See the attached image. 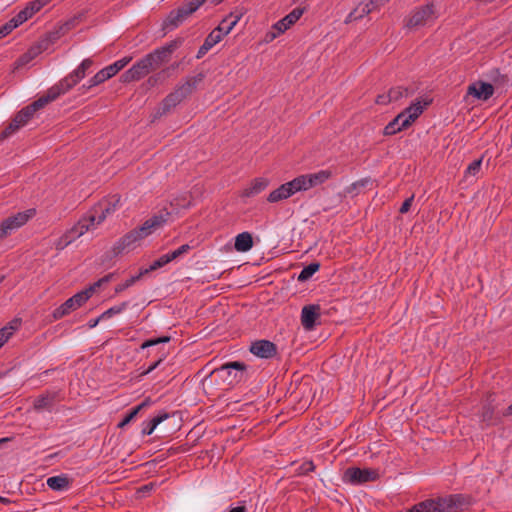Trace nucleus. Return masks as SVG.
<instances>
[{
	"mask_svg": "<svg viewBox=\"0 0 512 512\" xmlns=\"http://www.w3.org/2000/svg\"><path fill=\"white\" fill-rule=\"evenodd\" d=\"M57 99V93L47 90L45 95H42L31 104L25 106L18 111L12 118L11 122L0 132V140H4L23 127L30 121L35 112L44 108L47 104Z\"/></svg>",
	"mask_w": 512,
	"mask_h": 512,
	"instance_id": "1",
	"label": "nucleus"
},
{
	"mask_svg": "<svg viewBox=\"0 0 512 512\" xmlns=\"http://www.w3.org/2000/svg\"><path fill=\"white\" fill-rule=\"evenodd\" d=\"M204 78L205 74L203 72H200L193 77H187L183 84L177 85L175 89L162 100L156 116H162L170 112L184 99L191 95L193 91L196 90L197 85L201 83Z\"/></svg>",
	"mask_w": 512,
	"mask_h": 512,
	"instance_id": "2",
	"label": "nucleus"
},
{
	"mask_svg": "<svg viewBox=\"0 0 512 512\" xmlns=\"http://www.w3.org/2000/svg\"><path fill=\"white\" fill-rule=\"evenodd\" d=\"M247 365L241 361H232L223 364L221 367L214 369L204 380V382H212L216 378H220L226 382L228 387H233L247 378Z\"/></svg>",
	"mask_w": 512,
	"mask_h": 512,
	"instance_id": "3",
	"label": "nucleus"
},
{
	"mask_svg": "<svg viewBox=\"0 0 512 512\" xmlns=\"http://www.w3.org/2000/svg\"><path fill=\"white\" fill-rule=\"evenodd\" d=\"M434 499L435 512H461L472 505L473 498L466 494H450L438 496Z\"/></svg>",
	"mask_w": 512,
	"mask_h": 512,
	"instance_id": "4",
	"label": "nucleus"
},
{
	"mask_svg": "<svg viewBox=\"0 0 512 512\" xmlns=\"http://www.w3.org/2000/svg\"><path fill=\"white\" fill-rule=\"evenodd\" d=\"M93 65L91 58L84 59L81 64L69 75L61 79L57 84L50 87L49 91L57 93V98L76 86L86 75V71Z\"/></svg>",
	"mask_w": 512,
	"mask_h": 512,
	"instance_id": "5",
	"label": "nucleus"
},
{
	"mask_svg": "<svg viewBox=\"0 0 512 512\" xmlns=\"http://www.w3.org/2000/svg\"><path fill=\"white\" fill-rule=\"evenodd\" d=\"M184 43L183 37H177L162 47H159L152 52L146 54V58L151 62L154 70L162 64L170 61L172 54Z\"/></svg>",
	"mask_w": 512,
	"mask_h": 512,
	"instance_id": "6",
	"label": "nucleus"
},
{
	"mask_svg": "<svg viewBox=\"0 0 512 512\" xmlns=\"http://www.w3.org/2000/svg\"><path fill=\"white\" fill-rule=\"evenodd\" d=\"M380 478L379 470L374 468L348 467L342 476L345 483L360 485L367 482H374Z\"/></svg>",
	"mask_w": 512,
	"mask_h": 512,
	"instance_id": "7",
	"label": "nucleus"
},
{
	"mask_svg": "<svg viewBox=\"0 0 512 512\" xmlns=\"http://www.w3.org/2000/svg\"><path fill=\"white\" fill-rule=\"evenodd\" d=\"M36 214V209L31 208L9 216L0 223V240L11 234L12 231L25 225Z\"/></svg>",
	"mask_w": 512,
	"mask_h": 512,
	"instance_id": "8",
	"label": "nucleus"
},
{
	"mask_svg": "<svg viewBox=\"0 0 512 512\" xmlns=\"http://www.w3.org/2000/svg\"><path fill=\"white\" fill-rule=\"evenodd\" d=\"M194 12H196V9L189 0L183 2L179 7L169 12L162 24L163 29L171 31L177 28Z\"/></svg>",
	"mask_w": 512,
	"mask_h": 512,
	"instance_id": "9",
	"label": "nucleus"
},
{
	"mask_svg": "<svg viewBox=\"0 0 512 512\" xmlns=\"http://www.w3.org/2000/svg\"><path fill=\"white\" fill-rule=\"evenodd\" d=\"M153 67L151 66V62L146 56L142 57L138 60L131 68L126 70L120 76V81L122 83H130L133 81H139L140 79L147 76L151 71H153Z\"/></svg>",
	"mask_w": 512,
	"mask_h": 512,
	"instance_id": "10",
	"label": "nucleus"
},
{
	"mask_svg": "<svg viewBox=\"0 0 512 512\" xmlns=\"http://www.w3.org/2000/svg\"><path fill=\"white\" fill-rule=\"evenodd\" d=\"M120 199L121 197L119 195H112L100 200L91 208V210H89L91 213L96 215L97 224L102 223L108 215L116 210V207L120 203Z\"/></svg>",
	"mask_w": 512,
	"mask_h": 512,
	"instance_id": "11",
	"label": "nucleus"
},
{
	"mask_svg": "<svg viewBox=\"0 0 512 512\" xmlns=\"http://www.w3.org/2000/svg\"><path fill=\"white\" fill-rule=\"evenodd\" d=\"M305 11V8L296 7L294 8L289 14H287L285 17H283L281 20L276 22L273 25V29L277 30V33L269 32L266 35V38H269L270 40H273L278 35L284 33L286 30H288L293 24H295L300 17L303 15Z\"/></svg>",
	"mask_w": 512,
	"mask_h": 512,
	"instance_id": "12",
	"label": "nucleus"
},
{
	"mask_svg": "<svg viewBox=\"0 0 512 512\" xmlns=\"http://www.w3.org/2000/svg\"><path fill=\"white\" fill-rule=\"evenodd\" d=\"M249 352L261 359H272L278 354V348L272 341L260 339L251 342Z\"/></svg>",
	"mask_w": 512,
	"mask_h": 512,
	"instance_id": "13",
	"label": "nucleus"
},
{
	"mask_svg": "<svg viewBox=\"0 0 512 512\" xmlns=\"http://www.w3.org/2000/svg\"><path fill=\"white\" fill-rule=\"evenodd\" d=\"M95 224H97L96 215L88 211L78 220V222L72 228L67 230V232L73 240H76L77 238L85 234L87 231H89L91 227H94Z\"/></svg>",
	"mask_w": 512,
	"mask_h": 512,
	"instance_id": "14",
	"label": "nucleus"
},
{
	"mask_svg": "<svg viewBox=\"0 0 512 512\" xmlns=\"http://www.w3.org/2000/svg\"><path fill=\"white\" fill-rule=\"evenodd\" d=\"M64 399L61 391H46L39 395L33 402V408L36 411L49 410L56 402H60Z\"/></svg>",
	"mask_w": 512,
	"mask_h": 512,
	"instance_id": "15",
	"label": "nucleus"
},
{
	"mask_svg": "<svg viewBox=\"0 0 512 512\" xmlns=\"http://www.w3.org/2000/svg\"><path fill=\"white\" fill-rule=\"evenodd\" d=\"M434 14V5L426 4L417 8L410 18L408 19L406 26L408 28H414L425 25L426 21Z\"/></svg>",
	"mask_w": 512,
	"mask_h": 512,
	"instance_id": "16",
	"label": "nucleus"
},
{
	"mask_svg": "<svg viewBox=\"0 0 512 512\" xmlns=\"http://www.w3.org/2000/svg\"><path fill=\"white\" fill-rule=\"evenodd\" d=\"M494 94V86L491 83L478 81L470 84L467 88V95L479 100L487 101Z\"/></svg>",
	"mask_w": 512,
	"mask_h": 512,
	"instance_id": "17",
	"label": "nucleus"
},
{
	"mask_svg": "<svg viewBox=\"0 0 512 512\" xmlns=\"http://www.w3.org/2000/svg\"><path fill=\"white\" fill-rule=\"evenodd\" d=\"M321 308L318 304L306 305L302 308L301 324L306 330H312L316 326V321L320 318Z\"/></svg>",
	"mask_w": 512,
	"mask_h": 512,
	"instance_id": "18",
	"label": "nucleus"
},
{
	"mask_svg": "<svg viewBox=\"0 0 512 512\" xmlns=\"http://www.w3.org/2000/svg\"><path fill=\"white\" fill-rule=\"evenodd\" d=\"M432 99L424 100V105L420 102L412 103L409 107L405 108L401 113H405L404 120L402 121V127H410L415 120L423 113L424 107L429 106L432 103Z\"/></svg>",
	"mask_w": 512,
	"mask_h": 512,
	"instance_id": "19",
	"label": "nucleus"
},
{
	"mask_svg": "<svg viewBox=\"0 0 512 512\" xmlns=\"http://www.w3.org/2000/svg\"><path fill=\"white\" fill-rule=\"evenodd\" d=\"M83 303L78 298L77 294H74L72 297L67 299L63 304L57 307L53 313L52 318L54 321L62 319L63 317L69 315L72 311L81 307Z\"/></svg>",
	"mask_w": 512,
	"mask_h": 512,
	"instance_id": "20",
	"label": "nucleus"
},
{
	"mask_svg": "<svg viewBox=\"0 0 512 512\" xmlns=\"http://www.w3.org/2000/svg\"><path fill=\"white\" fill-rule=\"evenodd\" d=\"M139 240L141 239L137 229L127 232L114 244V250L116 251L114 255H120L126 249H130Z\"/></svg>",
	"mask_w": 512,
	"mask_h": 512,
	"instance_id": "21",
	"label": "nucleus"
},
{
	"mask_svg": "<svg viewBox=\"0 0 512 512\" xmlns=\"http://www.w3.org/2000/svg\"><path fill=\"white\" fill-rule=\"evenodd\" d=\"M302 177L305 178L304 182L308 190L329 180L332 177V172L330 170H320L316 173L304 174Z\"/></svg>",
	"mask_w": 512,
	"mask_h": 512,
	"instance_id": "22",
	"label": "nucleus"
},
{
	"mask_svg": "<svg viewBox=\"0 0 512 512\" xmlns=\"http://www.w3.org/2000/svg\"><path fill=\"white\" fill-rule=\"evenodd\" d=\"M242 14L234 15V13H230L229 16L224 18L220 24L212 30L213 32H216L219 34V38L222 40V38L230 33V31L234 28V26L238 23V21L241 19Z\"/></svg>",
	"mask_w": 512,
	"mask_h": 512,
	"instance_id": "23",
	"label": "nucleus"
},
{
	"mask_svg": "<svg viewBox=\"0 0 512 512\" xmlns=\"http://www.w3.org/2000/svg\"><path fill=\"white\" fill-rule=\"evenodd\" d=\"M72 482L73 480L66 474L49 477L46 481L47 486L54 491L67 490L71 486Z\"/></svg>",
	"mask_w": 512,
	"mask_h": 512,
	"instance_id": "24",
	"label": "nucleus"
},
{
	"mask_svg": "<svg viewBox=\"0 0 512 512\" xmlns=\"http://www.w3.org/2000/svg\"><path fill=\"white\" fill-rule=\"evenodd\" d=\"M269 185V180L267 178L259 177L255 178L251 185L244 189L242 192L243 197H252L259 193H261L263 190H265Z\"/></svg>",
	"mask_w": 512,
	"mask_h": 512,
	"instance_id": "25",
	"label": "nucleus"
},
{
	"mask_svg": "<svg viewBox=\"0 0 512 512\" xmlns=\"http://www.w3.org/2000/svg\"><path fill=\"white\" fill-rule=\"evenodd\" d=\"M480 418L487 426L495 425L500 421V417L496 415L495 408L490 402L482 406Z\"/></svg>",
	"mask_w": 512,
	"mask_h": 512,
	"instance_id": "26",
	"label": "nucleus"
},
{
	"mask_svg": "<svg viewBox=\"0 0 512 512\" xmlns=\"http://www.w3.org/2000/svg\"><path fill=\"white\" fill-rule=\"evenodd\" d=\"M253 237L249 232H242L235 237L234 248L238 252H247L253 247Z\"/></svg>",
	"mask_w": 512,
	"mask_h": 512,
	"instance_id": "27",
	"label": "nucleus"
},
{
	"mask_svg": "<svg viewBox=\"0 0 512 512\" xmlns=\"http://www.w3.org/2000/svg\"><path fill=\"white\" fill-rule=\"evenodd\" d=\"M376 181L371 177L362 178L351 185L347 186L344 189L345 194H349L351 196H357L362 189L367 188L369 185H373Z\"/></svg>",
	"mask_w": 512,
	"mask_h": 512,
	"instance_id": "28",
	"label": "nucleus"
},
{
	"mask_svg": "<svg viewBox=\"0 0 512 512\" xmlns=\"http://www.w3.org/2000/svg\"><path fill=\"white\" fill-rule=\"evenodd\" d=\"M405 113H399L392 121H390L383 130V135L392 136L396 133L407 129L408 127H402V121L404 120Z\"/></svg>",
	"mask_w": 512,
	"mask_h": 512,
	"instance_id": "29",
	"label": "nucleus"
},
{
	"mask_svg": "<svg viewBox=\"0 0 512 512\" xmlns=\"http://www.w3.org/2000/svg\"><path fill=\"white\" fill-rule=\"evenodd\" d=\"M221 41V39L219 38V34H217L216 32H213L211 31L207 37L205 38L203 44L200 46L198 52H197V55H196V58L197 59H200L202 58L204 55H206V53L214 46L216 45L217 43H219Z\"/></svg>",
	"mask_w": 512,
	"mask_h": 512,
	"instance_id": "30",
	"label": "nucleus"
},
{
	"mask_svg": "<svg viewBox=\"0 0 512 512\" xmlns=\"http://www.w3.org/2000/svg\"><path fill=\"white\" fill-rule=\"evenodd\" d=\"M149 404H150V398L148 397L142 403L133 407L129 412H127L126 415L123 417V419L118 423L117 427L122 429L125 426H127L138 415V413L144 407H147Z\"/></svg>",
	"mask_w": 512,
	"mask_h": 512,
	"instance_id": "31",
	"label": "nucleus"
},
{
	"mask_svg": "<svg viewBox=\"0 0 512 512\" xmlns=\"http://www.w3.org/2000/svg\"><path fill=\"white\" fill-rule=\"evenodd\" d=\"M291 197L287 189L286 184L280 185L277 189L273 190L267 197V201L270 203L279 202Z\"/></svg>",
	"mask_w": 512,
	"mask_h": 512,
	"instance_id": "32",
	"label": "nucleus"
},
{
	"mask_svg": "<svg viewBox=\"0 0 512 512\" xmlns=\"http://www.w3.org/2000/svg\"><path fill=\"white\" fill-rule=\"evenodd\" d=\"M169 414L166 413V412H163L155 417H153L147 424L146 426L142 429V434L143 435H151L154 430L156 429V427L162 423L164 420H166L167 418H169Z\"/></svg>",
	"mask_w": 512,
	"mask_h": 512,
	"instance_id": "33",
	"label": "nucleus"
},
{
	"mask_svg": "<svg viewBox=\"0 0 512 512\" xmlns=\"http://www.w3.org/2000/svg\"><path fill=\"white\" fill-rule=\"evenodd\" d=\"M320 266L321 265L319 262H312L308 264L299 273L297 280L299 282H305L309 280L320 269Z\"/></svg>",
	"mask_w": 512,
	"mask_h": 512,
	"instance_id": "34",
	"label": "nucleus"
},
{
	"mask_svg": "<svg viewBox=\"0 0 512 512\" xmlns=\"http://www.w3.org/2000/svg\"><path fill=\"white\" fill-rule=\"evenodd\" d=\"M171 213L167 209L161 210L158 214L153 215L151 218L147 219L153 228L162 227L169 219Z\"/></svg>",
	"mask_w": 512,
	"mask_h": 512,
	"instance_id": "35",
	"label": "nucleus"
},
{
	"mask_svg": "<svg viewBox=\"0 0 512 512\" xmlns=\"http://www.w3.org/2000/svg\"><path fill=\"white\" fill-rule=\"evenodd\" d=\"M304 181L305 178H303L302 175H300L294 178L293 180L285 183L290 196L294 195L296 192L307 190Z\"/></svg>",
	"mask_w": 512,
	"mask_h": 512,
	"instance_id": "36",
	"label": "nucleus"
},
{
	"mask_svg": "<svg viewBox=\"0 0 512 512\" xmlns=\"http://www.w3.org/2000/svg\"><path fill=\"white\" fill-rule=\"evenodd\" d=\"M407 512H435L434 499H426L418 502L407 510Z\"/></svg>",
	"mask_w": 512,
	"mask_h": 512,
	"instance_id": "37",
	"label": "nucleus"
},
{
	"mask_svg": "<svg viewBox=\"0 0 512 512\" xmlns=\"http://www.w3.org/2000/svg\"><path fill=\"white\" fill-rule=\"evenodd\" d=\"M61 29L60 28L59 30H54V31H50V32H47L40 40L39 42H44L43 44H45V49L47 50L49 48V46L51 44H54L57 40H59L61 38V36L63 35V33L61 32Z\"/></svg>",
	"mask_w": 512,
	"mask_h": 512,
	"instance_id": "38",
	"label": "nucleus"
},
{
	"mask_svg": "<svg viewBox=\"0 0 512 512\" xmlns=\"http://www.w3.org/2000/svg\"><path fill=\"white\" fill-rule=\"evenodd\" d=\"M170 68H167V69H163L161 70L160 72L156 73V74H153L151 75L147 80H146V85L148 87H154L156 85H158L159 83H162L165 81V79L167 78L168 74H167V71L169 70Z\"/></svg>",
	"mask_w": 512,
	"mask_h": 512,
	"instance_id": "39",
	"label": "nucleus"
},
{
	"mask_svg": "<svg viewBox=\"0 0 512 512\" xmlns=\"http://www.w3.org/2000/svg\"><path fill=\"white\" fill-rule=\"evenodd\" d=\"M129 306V302L128 301H124L118 305H115L111 308H109L108 310L104 311L101 315H100V318H105V319H108L110 317H112L113 315H116V314H120L121 312H123L127 307Z\"/></svg>",
	"mask_w": 512,
	"mask_h": 512,
	"instance_id": "40",
	"label": "nucleus"
},
{
	"mask_svg": "<svg viewBox=\"0 0 512 512\" xmlns=\"http://www.w3.org/2000/svg\"><path fill=\"white\" fill-rule=\"evenodd\" d=\"M43 43L44 42L37 41L25 52V55L29 58L30 61L35 59L42 52L46 51V45Z\"/></svg>",
	"mask_w": 512,
	"mask_h": 512,
	"instance_id": "41",
	"label": "nucleus"
},
{
	"mask_svg": "<svg viewBox=\"0 0 512 512\" xmlns=\"http://www.w3.org/2000/svg\"><path fill=\"white\" fill-rule=\"evenodd\" d=\"M43 43L44 42L37 41L25 52V55L29 58L30 61L35 59L42 52L46 51V45Z\"/></svg>",
	"mask_w": 512,
	"mask_h": 512,
	"instance_id": "42",
	"label": "nucleus"
},
{
	"mask_svg": "<svg viewBox=\"0 0 512 512\" xmlns=\"http://www.w3.org/2000/svg\"><path fill=\"white\" fill-rule=\"evenodd\" d=\"M408 93H409L408 88H405V87H402V86L392 87L388 91V94H389L391 102L392 101H398L403 96H407Z\"/></svg>",
	"mask_w": 512,
	"mask_h": 512,
	"instance_id": "43",
	"label": "nucleus"
},
{
	"mask_svg": "<svg viewBox=\"0 0 512 512\" xmlns=\"http://www.w3.org/2000/svg\"><path fill=\"white\" fill-rule=\"evenodd\" d=\"M170 340H171V336H168V335H163V336H160L157 338L147 339L141 344V349H145V348L155 346L158 344L168 343V342H170Z\"/></svg>",
	"mask_w": 512,
	"mask_h": 512,
	"instance_id": "44",
	"label": "nucleus"
},
{
	"mask_svg": "<svg viewBox=\"0 0 512 512\" xmlns=\"http://www.w3.org/2000/svg\"><path fill=\"white\" fill-rule=\"evenodd\" d=\"M109 78L106 76L105 72L101 69L98 71L89 81L87 89H90L94 86L100 85L101 83L107 81ZM83 88H86L85 85H83Z\"/></svg>",
	"mask_w": 512,
	"mask_h": 512,
	"instance_id": "45",
	"label": "nucleus"
},
{
	"mask_svg": "<svg viewBox=\"0 0 512 512\" xmlns=\"http://www.w3.org/2000/svg\"><path fill=\"white\" fill-rule=\"evenodd\" d=\"M481 165H482V158L475 159L474 161H472L466 168L465 176H469V175L476 176L481 169Z\"/></svg>",
	"mask_w": 512,
	"mask_h": 512,
	"instance_id": "46",
	"label": "nucleus"
},
{
	"mask_svg": "<svg viewBox=\"0 0 512 512\" xmlns=\"http://www.w3.org/2000/svg\"><path fill=\"white\" fill-rule=\"evenodd\" d=\"M137 281H139V277L131 276L124 282L117 284L114 288V291L116 294L122 293L123 291L134 285Z\"/></svg>",
	"mask_w": 512,
	"mask_h": 512,
	"instance_id": "47",
	"label": "nucleus"
},
{
	"mask_svg": "<svg viewBox=\"0 0 512 512\" xmlns=\"http://www.w3.org/2000/svg\"><path fill=\"white\" fill-rule=\"evenodd\" d=\"M27 16L20 10L13 18H11L7 23L11 27L12 30L26 22Z\"/></svg>",
	"mask_w": 512,
	"mask_h": 512,
	"instance_id": "48",
	"label": "nucleus"
},
{
	"mask_svg": "<svg viewBox=\"0 0 512 512\" xmlns=\"http://www.w3.org/2000/svg\"><path fill=\"white\" fill-rule=\"evenodd\" d=\"M27 16L20 10L13 18H11L7 23L11 27L12 30L26 22Z\"/></svg>",
	"mask_w": 512,
	"mask_h": 512,
	"instance_id": "49",
	"label": "nucleus"
},
{
	"mask_svg": "<svg viewBox=\"0 0 512 512\" xmlns=\"http://www.w3.org/2000/svg\"><path fill=\"white\" fill-rule=\"evenodd\" d=\"M74 240L66 231L55 243V248L58 251L65 249L69 244H71Z\"/></svg>",
	"mask_w": 512,
	"mask_h": 512,
	"instance_id": "50",
	"label": "nucleus"
},
{
	"mask_svg": "<svg viewBox=\"0 0 512 512\" xmlns=\"http://www.w3.org/2000/svg\"><path fill=\"white\" fill-rule=\"evenodd\" d=\"M98 287H94V283L87 287L86 289L76 293L78 295V298L81 300L83 305L91 298L93 293L96 291Z\"/></svg>",
	"mask_w": 512,
	"mask_h": 512,
	"instance_id": "51",
	"label": "nucleus"
},
{
	"mask_svg": "<svg viewBox=\"0 0 512 512\" xmlns=\"http://www.w3.org/2000/svg\"><path fill=\"white\" fill-rule=\"evenodd\" d=\"M316 466L312 460L303 462L297 469V475H307L309 472H313Z\"/></svg>",
	"mask_w": 512,
	"mask_h": 512,
	"instance_id": "52",
	"label": "nucleus"
},
{
	"mask_svg": "<svg viewBox=\"0 0 512 512\" xmlns=\"http://www.w3.org/2000/svg\"><path fill=\"white\" fill-rule=\"evenodd\" d=\"M139 231L140 239L150 235L156 228H153L148 220H146L140 227L136 228Z\"/></svg>",
	"mask_w": 512,
	"mask_h": 512,
	"instance_id": "53",
	"label": "nucleus"
},
{
	"mask_svg": "<svg viewBox=\"0 0 512 512\" xmlns=\"http://www.w3.org/2000/svg\"><path fill=\"white\" fill-rule=\"evenodd\" d=\"M168 263H170L169 261V257L165 255H162L160 258H158L157 260H155L151 265H150V270H153V271H156L162 267H164L165 265H167Z\"/></svg>",
	"mask_w": 512,
	"mask_h": 512,
	"instance_id": "54",
	"label": "nucleus"
},
{
	"mask_svg": "<svg viewBox=\"0 0 512 512\" xmlns=\"http://www.w3.org/2000/svg\"><path fill=\"white\" fill-rule=\"evenodd\" d=\"M131 60H132V57L131 56H127V57H124V58H122L120 60L115 61L112 64L113 68H114V71H116V73H118L124 67H126L130 63Z\"/></svg>",
	"mask_w": 512,
	"mask_h": 512,
	"instance_id": "55",
	"label": "nucleus"
},
{
	"mask_svg": "<svg viewBox=\"0 0 512 512\" xmlns=\"http://www.w3.org/2000/svg\"><path fill=\"white\" fill-rule=\"evenodd\" d=\"M30 62L31 61L29 60V58L25 55V53H23L14 62V64H13L14 70H18V69L22 68L23 66L27 65Z\"/></svg>",
	"mask_w": 512,
	"mask_h": 512,
	"instance_id": "56",
	"label": "nucleus"
},
{
	"mask_svg": "<svg viewBox=\"0 0 512 512\" xmlns=\"http://www.w3.org/2000/svg\"><path fill=\"white\" fill-rule=\"evenodd\" d=\"M22 12L27 16V19H30L38 11L31 1L22 9Z\"/></svg>",
	"mask_w": 512,
	"mask_h": 512,
	"instance_id": "57",
	"label": "nucleus"
},
{
	"mask_svg": "<svg viewBox=\"0 0 512 512\" xmlns=\"http://www.w3.org/2000/svg\"><path fill=\"white\" fill-rule=\"evenodd\" d=\"M12 336V331H9L8 327H3L0 329V342L2 346L10 339Z\"/></svg>",
	"mask_w": 512,
	"mask_h": 512,
	"instance_id": "58",
	"label": "nucleus"
},
{
	"mask_svg": "<svg viewBox=\"0 0 512 512\" xmlns=\"http://www.w3.org/2000/svg\"><path fill=\"white\" fill-rule=\"evenodd\" d=\"M414 200V195H412L411 197L407 198L401 205L400 209H399V212L401 214H405L407 213L410 208H411V205H412V202Z\"/></svg>",
	"mask_w": 512,
	"mask_h": 512,
	"instance_id": "59",
	"label": "nucleus"
},
{
	"mask_svg": "<svg viewBox=\"0 0 512 512\" xmlns=\"http://www.w3.org/2000/svg\"><path fill=\"white\" fill-rule=\"evenodd\" d=\"M115 276V273H108L107 275H105L104 277L100 278L99 280H97L95 283H94V287H101L102 285L110 282Z\"/></svg>",
	"mask_w": 512,
	"mask_h": 512,
	"instance_id": "60",
	"label": "nucleus"
},
{
	"mask_svg": "<svg viewBox=\"0 0 512 512\" xmlns=\"http://www.w3.org/2000/svg\"><path fill=\"white\" fill-rule=\"evenodd\" d=\"M375 102L379 105H387V104L391 103V100H390L389 94L387 93V94L378 95L376 97Z\"/></svg>",
	"mask_w": 512,
	"mask_h": 512,
	"instance_id": "61",
	"label": "nucleus"
},
{
	"mask_svg": "<svg viewBox=\"0 0 512 512\" xmlns=\"http://www.w3.org/2000/svg\"><path fill=\"white\" fill-rule=\"evenodd\" d=\"M496 73L498 74V76L493 78V81L496 84L506 85L509 82V78L507 75H500L499 70H496Z\"/></svg>",
	"mask_w": 512,
	"mask_h": 512,
	"instance_id": "62",
	"label": "nucleus"
},
{
	"mask_svg": "<svg viewBox=\"0 0 512 512\" xmlns=\"http://www.w3.org/2000/svg\"><path fill=\"white\" fill-rule=\"evenodd\" d=\"M153 488H154V484L148 483V484H145V485L141 486L140 488H138L137 493L141 494V495H145L146 493H149Z\"/></svg>",
	"mask_w": 512,
	"mask_h": 512,
	"instance_id": "63",
	"label": "nucleus"
},
{
	"mask_svg": "<svg viewBox=\"0 0 512 512\" xmlns=\"http://www.w3.org/2000/svg\"><path fill=\"white\" fill-rule=\"evenodd\" d=\"M21 325V319L19 318H15L13 320H11L9 323H8V328H9V331H15L17 330Z\"/></svg>",
	"mask_w": 512,
	"mask_h": 512,
	"instance_id": "64",
	"label": "nucleus"
}]
</instances>
